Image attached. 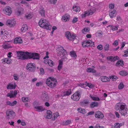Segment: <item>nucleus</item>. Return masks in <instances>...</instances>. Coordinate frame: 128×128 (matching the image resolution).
<instances>
[{"label": "nucleus", "instance_id": "obj_61", "mask_svg": "<svg viewBox=\"0 0 128 128\" xmlns=\"http://www.w3.org/2000/svg\"><path fill=\"white\" fill-rule=\"evenodd\" d=\"M57 1V0H49V2L50 3L53 4H55Z\"/></svg>", "mask_w": 128, "mask_h": 128}, {"label": "nucleus", "instance_id": "obj_31", "mask_svg": "<svg viewBox=\"0 0 128 128\" xmlns=\"http://www.w3.org/2000/svg\"><path fill=\"white\" fill-rule=\"evenodd\" d=\"M78 111L82 114H84L86 113L85 109L80 108L77 109Z\"/></svg>", "mask_w": 128, "mask_h": 128}, {"label": "nucleus", "instance_id": "obj_55", "mask_svg": "<svg viewBox=\"0 0 128 128\" xmlns=\"http://www.w3.org/2000/svg\"><path fill=\"white\" fill-rule=\"evenodd\" d=\"M62 54L63 55V57H62V58H64V56L66 54L67 52L66 51V50L64 49H63V50H62Z\"/></svg>", "mask_w": 128, "mask_h": 128}, {"label": "nucleus", "instance_id": "obj_38", "mask_svg": "<svg viewBox=\"0 0 128 128\" xmlns=\"http://www.w3.org/2000/svg\"><path fill=\"white\" fill-rule=\"evenodd\" d=\"M82 45L83 47L84 48L86 47V46L87 47H90L91 46H92V45L91 44L87 45L86 43L84 42V41L83 42H82Z\"/></svg>", "mask_w": 128, "mask_h": 128}, {"label": "nucleus", "instance_id": "obj_47", "mask_svg": "<svg viewBox=\"0 0 128 128\" xmlns=\"http://www.w3.org/2000/svg\"><path fill=\"white\" fill-rule=\"evenodd\" d=\"M109 77L110 79H112L113 81H115L118 78L117 76L114 75L112 76Z\"/></svg>", "mask_w": 128, "mask_h": 128}, {"label": "nucleus", "instance_id": "obj_19", "mask_svg": "<svg viewBox=\"0 0 128 128\" xmlns=\"http://www.w3.org/2000/svg\"><path fill=\"white\" fill-rule=\"evenodd\" d=\"M117 13V12L116 10H114L110 13L109 15L110 17L111 18L115 17L116 16Z\"/></svg>", "mask_w": 128, "mask_h": 128}, {"label": "nucleus", "instance_id": "obj_15", "mask_svg": "<svg viewBox=\"0 0 128 128\" xmlns=\"http://www.w3.org/2000/svg\"><path fill=\"white\" fill-rule=\"evenodd\" d=\"M90 103L89 101L87 100H84L80 102V104L82 106H87Z\"/></svg>", "mask_w": 128, "mask_h": 128}, {"label": "nucleus", "instance_id": "obj_10", "mask_svg": "<svg viewBox=\"0 0 128 128\" xmlns=\"http://www.w3.org/2000/svg\"><path fill=\"white\" fill-rule=\"evenodd\" d=\"M95 117L99 119L102 118L104 116V114L98 111H96L95 114Z\"/></svg>", "mask_w": 128, "mask_h": 128}, {"label": "nucleus", "instance_id": "obj_32", "mask_svg": "<svg viewBox=\"0 0 128 128\" xmlns=\"http://www.w3.org/2000/svg\"><path fill=\"white\" fill-rule=\"evenodd\" d=\"M124 122L119 124L118 123H116L115 124L114 127L116 128H120L121 126H122L124 124Z\"/></svg>", "mask_w": 128, "mask_h": 128}, {"label": "nucleus", "instance_id": "obj_51", "mask_svg": "<svg viewBox=\"0 0 128 128\" xmlns=\"http://www.w3.org/2000/svg\"><path fill=\"white\" fill-rule=\"evenodd\" d=\"M66 36V37L68 39L69 37L71 35L70 32L69 31H68L65 32Z\"/></svg>", "mask_w": 128, "mask_h": 128}, {"label": "nucleus", "instance_id": "obj_17", "mask_svg": "<svg viewBox=\"0 0 128 128\" xmlns=\"http://www.w3.org/2000/svg\"><path fill=\"white\" fill-rule=\"evenodd\" d=\"M2 62L3 63H7L9 64L11 63L12 60L10 58H6L4 59H2Z\"/></svg>", "mask_w": 128, "mask_h": 128}, {"label": "nucleus", "instance_id": "obj_35", "mask_svg": "<svg viewBox=\"0 0 128 128\" xmlns=\"http://www.w3.org/2000/svg\"><path fill=\"white\" fill-rule=\"evenodd\" d=\"M86 71L88 72L95 73L96 71L90 68H88L87 69Z\"/></svg>", "mask_w": 128, "mask_h": 128}, {"label": "nucleus", "instance_id": "obj_43", "mask_svg": "<svg viewBox=\"0 0 128 128\" xmlns=\"http://www.w3.org/2000/svg\"><path fill=\"white\" fill-rule=\"evenodd\" d=\"M90 97L94 100H100L99 98L98 97H96L92 96V95H90Z\"/></svg>", "mask_w": 128, "mask_h": 128}, {"label": "nucleus", "instance_id": "obj_54", "mask_svg": "<svg viewBox=\"0 0 128 128\" xmlns=\"http://www.w3.org/2000/svg\"><path fill=\"white\" fill-rule=\"evenodd\" d=\"M25 17L28 19H30L32 18L31 15L30 14H26L25 15Z\"/></svg>", "mask_w": 128, "mask_h": 128}, {"label": "nucleus", "instance_id": "obj_9", "mask_svg": "<svg viewBox=\"0 0 128 128\" xmlns=\"http://www.w3.org/2000/svg\"><path fill=\"white\" fill-rule=\"evenodd\" d=\"M16 22L14 20H8L6 22V24L10 27H11L14 26Z\"/></svg>", "mask_w": 128, "mask_h": 128}, {"label": "nucleus", "instance_id": "obj_50", "mask_svg": "<svg viewBox=\"0 0 128 128\" xmlns=\"http://www.w3.org/2000/svg\"><path fill=\"white\" fill-rule=\"evenodd\" d=\"M85 84H86L87 86L90 88H92L94 87V86L92 84H89L87 82H86Z\"/></svg>", "mask_w": 128, "mask_h": 128}, {"label": "nucleus", "instance_id": "obj_58", "mask_svg": "<svg viewBox=\"0 0 128 128\" xmlns=\"http://www.w3.org/2000/svg\"><path fill=\"white\" fill-rule=\"evenodd\" d=\"M48 64L50 66H52L54 64V62L52 60H50Z\"/></svg>", "mask_w": 128, "mask_h": 128}, {"label": "nucleus", "instance_id": "obj_6", "mask_svg": "<svg viewBox=\"0 0 128 128\" xmlns=\"http://www.w3.org/2000/svg\"><path fill=\"white\" fill-rule=\"evenodd\" d=\"M26 68L29 72H34L36 68V66L34 64L29 63L27 65Z\"/></svg>", "mask_w": 128, "mask_h": 128}, {"label": "nucleus", "instance_id": "obj_21", "mask_svg": "<svg viewBox=\"0 0 128 128\" xmlns=\"http://www.w3.org/2000/svg\"><path fill=\"white\" fill-rule=\"evenodd\" d=\"M14 42L15 44H20L22 42V40L20 38H16L14 40Z\"/></svg>", "mask_w": 128, "mask_h": 128}, {"label": "nucleus", "instance_id": "obj_26", "mask_svg": "<svg viewBox=\"0 0 128 128\" xmlns=\"http://www.w3.org/2000/svg\"><path fill=\"white\" fill-rule=\"evenodd\" d=\"M39 13L41 16H45V11L44 10V8L42 7H41L40 9Z\"/></svg>", "mask_w": 128, "mask_h": 128}, {"label": "nucleus", "instance_id": "obj_12", "mask_svg": "<svg viewBox=\"0 0 128 128\" xmlns=\"http://www.w3.org/2000/svg\"><path fill=\"white\" fill-rule=\"evenodd\" d=\"M17 85L15 82L14 83V84L9 83L7 85V89L8 90L14 89L16 88Z\"/></svg>", "mask_w": 128, "mask_h": 128}, {"label": "nucleus", "instance_id": "obj_22", "mask_svg": "<svg viewBox=\"0 0 128 128\" xmlns=\"http://www.w3.org/2000/svg\"><path fill=\"white\" fill-rule=\"evenodd\" d=\"M98 106V103L96 102H92L90 105V107L91 108H93L95 107H97Z\"/></svg>", "mask_w": 128, "mask_h": 128}, {"label": "nucleus", "instance_id": "obj_64", "mask_svg": "<svg viewBox=\"0 0 128 128\" xmlns=\"http://www.w3.org/2000/svg\"><path fill=\"white\" fill-rule=\"evenodd\" d=\"M17 103V102L16 101L14 100L13 102H11V104H10V106H12L16 104Z\"/></svg>", "mask_w": 128, "mask_h": 128}, {"label": "nucleus", "instance_id": "obj_60", "mask_svg": "<svg viewBox=\"0 0 128 128\" xmlns=\"http://www.w3.org/2000/svg\"><path fill=\"white\" fill-rule=\"evenodd\" d=\"M94 113V112L93 111H92L88 112L87 114V116L89 115H93Z\"/></svg>", "mask_w": 128, "mask_h": 128}, {"label": "nucleus", "instance_id": "obj_4", "mask_svg": "<svg viewBox=\"0 0 128 128\" xmlns=\"http://www.w3.org/2000/svg\"><path fill=\"white\" fill-rule=\"evenodd\" d=\"M6 117L8 120L13 119L16 116L15 112L12 110H8L6 111Z\"/></svg>", "mask_w": 128, "mask_h": 128}, {"label": "nucleus", "instance_id": "obj_34", "mask_svg": "<svg viewBox=\"0 0 128 128\" xmlns=\"http://www.w3.org/2000/svg\"><path fill=\"white\" fill-rule=\"evenodd\" d=\"M103 34V33L102 31H98L95 34V35L96 36H98V37H102Z\"/></svg>", "mask_w": 128, "mask_h": 128}, {"label": "nucleus", "instance_id": "obj_1", "mask_svg": "<svg viewBox=\"0 0 128 128\" xmlns=\"http://www.w3.org/2000/svg\"><path fill=\"white\" fill-rule=\"evenodd\" d=\"M38 24L40 27L48 30H50L52 27L49 22L44 19H41L38 22Z\"/></svg>", "mask_w": 128, "mask_h": 128}, {"label": "nucleus", "instance_id": "obj_14", "mask_svg": "<svg viewBox=\"0 0 128 128\" xmlns=\"http://www.w3.org/2000/svg\"><path fill=\"white\" fill-rule=\"evenodd\" d=\"M42 98L44 101H48L49 100V98L46 92H44L43 93L42 95Z\"/></svg>", "mask_w": 128, "mask_h": 128}, {"label": "nucleus", "instance_id": "obj_46", "mask_svg": "<svg viewBox=\"0 0 128 128\" xmlns=\"http://www.w3.org/2000/svg\"><path fill=\"white\" fill-rule=\"evenodd\" d=\"M89 11L90 12L91 14L92 15L96 12V9L95 8H93L90 9Z\"/></svg>", "mask_w": 128, "mask_h": 128}, {"label": "nucleus", "instance_id": "obj_16", "mask_svg": "<svg viewBox=\"0 0 128 128\" xmlns=\"http://www.w3.org/2000/svg\"><path fill=\"white\" fill-rule=\"evenodd\" d=\"M123 107H124V105L118 103L116 104L115 108L116 110H119V111L120 108H123Z\"/></svg>", "mask_w": 128, "mask_h": 128}, {"label": "nucleus", "instance_id": "obj_39", "mask_svg": "<svg viewBox=\"0 0 128 128\" xmlns=\"http://www.w3.org/2000/svg\"><path fill=\"white\" fill-rule=\"evenodd\" d=\"M120 74L121 76H126L128 74L126 72L122 71L120 72Z\"/></svg>", "mask_w": 128, "mask_h": 128}, {"label": "nucleus", "instance_id": "obj_30", "mask_svg": "<svg viewBox=\"0 0 128 128\" xmlns=\"http://www.w3.org/2000/svg\"><path fill=\"white\" fill-rule=\"evenodd\" d=\"M34 108L37 110V111L38 112H42L44 110L43 107L41 106H36L34 107Z\"/></svg>", "mask_w": 128, "mask_h": 128}, {"label": "nucleus", "instance_id": "obj_62", "mask_svg": "<svg viewBox=\"0 0 128 128\" xmlns=\"http://www.w3.org/2000/svg\"><path fill=\"white\" fill-rule=\"evenodd\" d=\"M118 41L117 40H115L114 41V42L113 43L112 45H115L116 46H117L118 45Z\"/></svg>", "mask_w": 128, "mask_h": 128}, {"label": "nucleus", "instance_id": "obj_29", "mask_svg": "<svg viewBox=\"0 0 128 128\" xmlns=\"http://www.w3.org/2000/svg\"><path fill=\"white\" fill-rule=\"evenodd\" d=\"M70 18L66 16V14L62 16L61 20H63L64 22H66L68 21L69 20Z\"/></svg>", "mask_w": 128, "mask_h": 128}, {"label": "nucleus", "instance_id": "obj_5", "mask_svg": "<svg viewBox=\"0 0 128 128\" xmlns=\"http://www.w3.org/2000/svg\"><path fill=\"white\" fill-rule=\"evenodd\" d=\"M28 57V59L32 58L36 60H39L40 58V54L35 52H29Z\"/></svg>", "mask_w": 128, "mask_h": 128}, {"label": "nucleus", "instance_id": "obj_37", "mask_svg": "<svg viewBox=\"0 0 128 128\" xmlns=\"http://www.w3.org/2000/svg\"><path fill=\"white\" fill-rule=\"evenodd\" d=\"M71 122V120H67L64 121L63 122V125H67L70 124Z\"/></svg>", "mask_w": 128, "mask_h": 128}, {"label": "nucleus", "instance_id": "obj_23", "mask_svg": "<svg viewBox=\"0 0 128 128\" xmlns=\"http://www.w3.org/2000/svg\"><path fill=\"white\" fill-rule=\"evenodd\" d=\"M90 12V11H86L84 12V14L82 15V18H85L86 16L91 15Z\"/></svg>", "mask_w": 128, "mask_h": 128}, {"label": "nucleus", "instance_id": "obj_3", "mask_svg": "<svg viewBox=\"0 0 128 128\" xmlns=\"http://www.w3.org/2000/svg\"><path fill=\"white\" fill-rule=\"evenodd\" d=\"M17 57H18V59L21 60H23L28 59V55L29 52H25L22 51L17 52Z\"/></svg>", "mask_w": 128, "mask_h": 128}, {"label": "nucleus", "instance_id": "obj_24", "mask_svg": "<svg viewBox=\"0 0 128 128\" xmlns=\"http://www.w3.org/2000/svg\"><path fill=\"white\" fill-rule=\"evenodd\" d=\"M71 93V90H68L64 91L63 92L64 94L62 95V97L66 96H68Z\"/></svg>", "mask_w": 128, "mask_h": 128}, {"label": "nucleus", "instance_id": "obj_18", "mask_svg": "<svg viewBox=\"0 0 128 128\" xmlns=\"http://www.w3.org/2000/svg\"><path fill=\"white\" fill-rule=\"evenodd\" d=\"M24 9L22 8H20L16 12V14L18 16H20L24 13Z\"/></svg>", "mask_w": 128, "mask_h": 128}, {"label": "nucleus", "instance_id": "obj_41", "mask_svg": "<svg viewBox=\"0 0 128 128\" xmlns=\"http://www.w3.org/2000/svg\"><path fill=\"white\" fill-rule=\"evenodd\" d=\"M90 30V28H84L82 30V32L83 34H85L84 33L85 32H88Z\"/></svg>", "mask_w": 128, "mask_h": 128}, {"label": "nucleus", "instance_id": "obj_40", "mask_svg": "<svg viewBox=\"0 0 128 128\" xmlns=\"http://www.w3.org/2000/svg\"><path fill=\"white\" fill-rule=\"evenodd\" d=\"M70 55L72 57H77V56L74 51H73L70 52Z\"/></svg>", "mask_w": 128, "mask_h": 128}, {"label": "nucleus", "instance_id": "obj_28", "mask_svg": "<svg viewBox=\"0 0 128 128\" xmlns=\"http://www.w3.org/2000/svg\"><path fill=\"white\" fill-rule=\"evenodd\" d=\"M3 48L5 49H8L11 47L8 42H5L4 43Z\"/></svg>", "mask_w": 128, "mask_h": 128}, {"label": "nucleus", "instance_id": "obj_44", "mask_svg": "<svg viewBox=\"0 0 128 128\" xmlns=\"http://www.w3.org/2000/svg\"><path fill=\"white\" fill-rule=\"evenodd\" d=\"M111 30L114 31V30H117L118 29V26H111V27L110 28Z\"/></svg>", "mask_w": 128, "mask_h": 128}, {"label": "nucleus", "instance_id": "obj_49", "mask_svg": "<svg viewBox=\"0 0 128 128\" xmlns=\"http://www.w3.org/2000/svg\"><path fill=\"white\" fill-rule=\"evenodd\" d=\"M75 36L73 34H71V35H70V36L69 37V38L68 39L70 40H72L75 38Z\"/></svg>", "mask_w": 128, "mask_h": 128}, {"label": "nucleus", "instance_id": "obj_2", "mask_svg": "<svg viewBox=\"0 0 128 128\" xmlns=\"http://www.w3.org/2000/svg\"><path fill=\"white\" fill-rule=\"evenodd\" d=\"M57 82L56 79L53 77H50L46 81V84L51 88H54L56 86V83Z\"/></svg>", "mask_w": 128, "mask_h": 128}, {"label": "nucleus", "instance_id": "obj_56", "mask_svg": "<svg viewBox=\"0 0 128 128\" xmlns=\"http://www.w3.org/2000/svg\"><path fill=\"white\" fill-rule=\"evenodd\" d=\"M114 6V4H111L109 5V7L110 9H113Z\"/></svg>", "mask_w": 128, "mask_h": 128}, {"label": "nucleus", "instance_id": "obj_33", "mask_svg": "<svg viewBox=\"0 0 128 128\" xmlns=\"http://www.w3.org/2000/svg\"><path fill=\"white\" fill-rule=\"evenodd\" d=\"M59 116L58 112H56L55 114H53L52 117V120H54Z\"/></svg>", "mask_w": 128, "mask_h": 128}, {"label": "nucleus", "instance_id": "obj_20", "mask_svg": "<svg viewBox=\"0 0 128 128\" xmlns=\"http://www.w3.org/2000/svg\"><path fill=\"white\" fill-rule=\"evenodd\" d=\"M101 80L103 82H106L110 81L109 78L106 76H102L100 78Z\"/></svg>", "mask_w": 128, "mask_h": 128}, {"label": "nucleus", "instance_id": "obj_52", "mask_svg": "<svg viewBox=\"0 0 128 128\" xmlns=\"http://www.w3.org/2000/svg\"><path fill=\"white\" fill-rule=\"evenodd\" d=\"M66 36V37L68 39L69 37L71 35L70 32L69 31H68L65 32Z\"/></svg>", "mask_w": 128, "mask_h": 128}, {"label": "nucleus", "instance_id": "obj_57", "mask_svg": "<svg viewBox=\"0 0 128 128\" xmlns=\"http://www.w3.org/2000/svg\"><path fill=\"white\" fill-rule=\"evenodd\" d=\"M97 48L100 50H102L103 49V46L101 44H99L98 45L97 47Z\"/></svg>", "mask_w": 128, "mask_h": 128}, {"label": "nucleus", "instance_id": "obj_13", "mask_svg": "<svg viewBox=\"0 0 128 128\" xmlns=\"http://www.w3.org/2000/svg\"><path fill=\"white\" fill-rule=\"evenodd\" d=\"M127 108H125V106L124 105V107L123 108H120L119 112L122 115L125 116L127 113Z\"/></svg>", "mask_w": 128, "mask_h": 128}, {"label": "nucleus", "instance_id": "obj_8", "mask_svg": "<svg viewBox=\"0 0 128 128\" xmlns=\"http://www.w3.org/2000/svg\"><path fill=\"white\" fill-rule=\"evenodd\" d=\"M11 8L9 6L6 7L3 10L4 12V13L6 15L10 16L12 14V12L11 10Z\"/></svg>", "mask_w": 128, "mask_h": 128}, {"label": "nucleus", "instance_id": "obj_7", "mask_svg": "<svg viewBox=\"0 0 128 128\" xmlns=\"http://www.w3.org/2000/svg\"><path fill=\"white\" fill-rule=\"evenodd\" d=\"M80 97V94L79 91H78L75 92L71 97V99L76 101L79 100Z\"/></svg>", "mask_w": 128, "mask_h": 128}, {"label": "nucleus", "instance_id": "obj_27", "mask_svg": "<svg viewBox=\"0 0 128 128\" xmlns=\"http://www.w3.org/2000/svg\"><path fill=\"white\" fill-rule=\"evenodd\" d=\"M47 115H46V118L48 119H50L52 117V112L50 110L47 111Z\"/></svg>", "mask_w": 128, "mask_h": 128}, {"label": "nucleus", "instance_id": "obj_36", "mask_svg": "<svg viewBox=\"0 0 128 128\" xmlns=\"http://www.w3.org/2000/svg\"><path fill=\"white\" fill-rule=\"evenodd\" d=\"M10 92L11 95H12V96H13V98L16 96L17 93V91L16 90H15L14 91L11 90Z\"/></svg>", "mask_w": 128, "mask_h": 128}, {"label": "nucleus", "instance_id": "obj_63", "mask_svg": "<svg viewBox=\"0 0 128 128\" xmlns=\"http://www.w3.org/2000/svg\"><path fill=\"white\" fill-rule=\"evenodd\" d=\"M28 98H26L24 97H23L22 98V100L23 102H25L26 101H27Z\"/></svg>", "mask_w": 128, "mask_h": 128}, {"label": "nucleus", "instance_id": "obj_59", "mask_svg": "<svg viewBox=\"0 0 128 128\" xmlns=\"http://www.w3.org/2000/svg\"><path fill=\"white\" fill-rule=\"evenodd\" d=\"M40 73L41 74H44V70L43 68H40Z\"/></svg>", "mask_w": 128, "mask_h": 128}, {"label": "nucleus", "instance_id": "obj_42", "mask_svg": "<svg viewBox=\"0 0 128 128\" xmlns=\"http://www.w3.org/2000/svg\"><path fill=\"white\" fill-rule=\"evenodd\" d=\"M124 86V85L122 82H121L119 84L118 88L119 90H121L123 89Z\"/></svg>", "mask_w": 128, "mask_h": 128}, {"label": "nucleus", "instance_id": "obj_11", "mask_svg": "<svg viewBox=\"0 0 128 128\" xmlns=\"http://www.w3.org/2000/svg\"><path fill=\"white\" fill-rule=\"evenodd\" d=\"M107 59L111 62H114L116 60H120V58L118 56H110L107 57Z\"/></svg>", "mask_w": 128, "mask_h": 128}, {"label": "nucleus", "instance_id": "obj_25", "mask_svg": "<svg viewBox=\"0 0 128 128\" xmlns=\"http://www.w3.org/2000/svg\"><path fill=\"white\" fill-rule=\"evenodd\" d=\"M123 65V62L122 60H120L118 61L116 64V66L118 67H120V66H122Z\"/></svg>", "mask_w": 128, "mask_h": 128}, {"label": "nucleus", "instance_id": "obj_53", "mask_svg": "<svg viewBox=\"0 0 128 128\" xmlns=\"http://www.w3.org/2000/svg\"><path fill=\"white\" fill-rule=\"evenodd\" d=\"M66 36V37L68 39L69 37L71 35L70 32L69 31H68L65 32Z\"/></svg>", "mask_w": 128, "mask_h": 128}, {"label": "nucleus", "instance_id": "obj_45", "mask_svg": "<svg viewBox=\"0 0 128 128\" xmlns=\"http://www.w3.org/2000/svg\"><path fill=\"white\" fill-rule=\"evenodd\" d=\"M109 45L108 44H107L104 46V49L106 51H108L109 50Z\"/></svg>", "mask_w": 128, "mask_h": 128}, {"label": "nucleus", "instance_id": "obj_48", "mask_svg": "<svg viewBox=\"0 0 128 128\" xmlns=\"http://www.w3.org/2000/svg\"><path fill=\"white\" fill-rule=\"evenodd\" d=\"M75 36L73 34H71V35H70V36L69 37V38L68 39L70 40H72L75 38Z\"/></svg>", "mask_w": 128, "mask_h": 128}]
</instances>
